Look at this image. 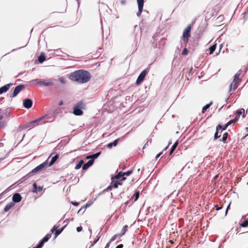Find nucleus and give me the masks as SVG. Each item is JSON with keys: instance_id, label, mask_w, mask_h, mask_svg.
<instances>
[{"instance_id": "1", "label": "nucleus", "mask_w": 248, "mask_h": 248, "mask_svg": "<svg viewBox=\"0 0 248 248\" xmlns=\"http://www.w3.org/2000/svg\"><path fill=\"white\" fill-rule=\"evenodd\" d=\"M69 78L71 80L79 83H85L90 80L91 75L87 70L79 69L71 73L69 76Z\"/></svg>"}, {"instance_id": "2", "label": "nucleus", "mask_w": 248, "mask_h": 248, "mask_svg": "<svg viewBox=\"0 0 248 248\" xmlns=\"http://www.w3.org/2000/svg\"><path fill=\"white\" fill-rule=\"evenodd\" d=\"M54 154V153H52L49 156L48 158L43 162L42 163L40 164L35 168H34L33 169H32L30 172H29L28 174H27L25 176L23 177L22 178L23 181L26 180L28 178H30L31 176H32L34 173L41 171L43 169H44L46 167H48L47 165L48 164V160L49 159L50 157Z\"/></svg>"}, {"instance_id": "3", "label": "nucleus", "mask_w": 248, "mask_h": 248, "mask_svg": "<svg viewBox=\"0 0 248 248\" xmlns=\"http://www.w3.org/2000/svg\"><path fill=\"white\" fill-rule=\"evenodd\" d=\"M191 28L192 25L189 24L184 30L181 41L182 46H186L187 45L189 38L191 36Z\"/></svg>"}, {"instance_id": "4", "label": "nucleus", "mask_w": 248, "mask_h": 248, "mask_svg": "<svg viewBox=\"0 0 248 248\" xmlns=\"http://www.w3.org/2000/svg\"><path fill=\"white\" fill-rule=\"evenodd\" d=\"M191 28L192 25L189 24L184 30L181 41L182 46H186L187 45L189 38L191 36Z\"/></svg>"}, {"instance_id": "5", "label": "nucleus", "mask_w": 248, "mask_h": 248, "mask_svg": "<svg viewBox=\"0 0 248 248\" xmlns=\"http://www.w3.org/2000/svg\"><path fill=\"white\" fill-rule=\"evenodd\" d=\"M85 107V104L80 101L75 104L73 108V113L76 116H81L83 114V109Z\"/></svg>"}, {"instance_id": "6", "label": "nucleus", "mask_w": 248, "mask_h": 248, "mask_svg": "<svg viewBox=\"0 0 248 248\" xmlns=\"http://www.w3.org/2000/svg\"><path fill=\"white\" fill-rule=\"evenodd\" d=\"M46 117V115L41 117L34 120L29 122L26 124H25L20 126V127H21L24 129H27L28 128H33L36 125H38L39 124V123H40L41 121H42L44 118Z\"/></svg>"}, {"instance_id": "7", "label": "nucleus", "mask_w": 248, "mask_h": 248, "mask_svg": "<svg viewBox=\"0 0 248 248\" xmlns=\"http://www.w3.org/2000/svg\"><path fill=\"white\" fill-rule=\"evenodd\" d=\"M25 87L26 85L25 84H22L16 86L15 88L12 93L10 94V97L11 98L16 97L18 95V94L21 92L22 90L25 88Z\"/></svg>"}, {"instance_id": "8", "label": "nucleus", "mask_w": 248, "mask_h": 248, "mask_svg": "<svg viewBox=\"0 0 248 248\" xmlns=\"http://www.w3.org/2000/svg\"><path fill=\"white\" fill-rule=\"evenodd\" d=\"M35 81H36L37 84L39 85H43L46 87H48L49 86H54V88H57V85L55 84L54 82L53 81H47L46 80H42V79H36L34 80Z\"/></svg>"}, {"instance_id": "9", "label": "nucleus", "mask_w": 248, "mask_h": 248, "mask_svg": "<svg viewBox=\"0 0 248 248\" xmlns=\"http://www.w3.org/2000/svg\"><path fill=\"white\" fill-rule=\"evenodd\" d=\"M148 71H149V69H148V68H147L144 69L140 74V75H139V76L136 80V84L137 85L140 84L143 82V81L146 75L148 73Z\"/></svg>"}, {"instance_id": "10", "label": "nucleus", "mask_w": 248, "mask_h": 248, "mask_svg": "<svg viewBox=\"0 0 248 248\" xmlns=\"http://www.w3.org/2000/svg\"><path fill=\"white\" fill-rule=\"evenodd\" d=\"M33 105V101L30 98H26L23 100V107L27 109L31 108Z\"/></svg>"}, {"instance_id": "11", "label": "nucleus", "mask_w": 248, "mask_h": 248, "mask_svg": "<svg viewBox=\"0 0 248 248\" xmlns=\"http://www.w3.org/2000/svg\"><path fill=\"white\" fill-rule=\"evenodd\" d=\"M221 125L220 124H218L216 127V132L214 134L213 140H216L218 138H219L221 136V134L222 131H221Z\"/></svg>"}, {"instance_id": "12", "label": "nucleus", "mask_w": 248, "mask_h": 248, "mask_svg": "<svg viewBox=\"0 0 248 248\" xmlns=\"http://www.w3.org/2000/svg\"><path fill=\"white\" fill-rule=\"evenodd\" d=\"M13 85V83H9L0 87V94L7 92Z\"/></svg>"}, {"instance_id": "13", "label": "nucleus", "mask_w": 248, "mask_h": 248, "mask_svg": "<svg viewBox=\"0 0 248 248\" xmlns=\"http://www.w3.org/2000/svg\"><path fill=\"white\" fill-rule=\"evenodd\" d=\"M22 196L18 193H15L12 197L13 202L18 203L19 202L22 200Z\"/></svg>"}, {"instance_id": "14", "label": "nucleus", "mask_w": 248, "mask_h": 248, "mask_svg": "<svg viewBox=\"0 0 248 248\" xmlns=\"http://www.w3.org/2000/svg\"><path fill=\"white\" fill-rule=\"evenodd\" d=\"M111 185H112L113 187L116 188L118 187L119 185H122L123 183L120 180H115L113 178V176L111 177Z\"/></svg>"}, {"instance_id": "15", "label": "nucleus", "mask_w": 248, "mask_h": 248, "mask_svg": "<svg viewBox=\"0 0 248 248\" xmlns=\"http://www.w3.org/2000/svg\"><path fill=\"white\" fill-rule=\"evenodd\" d=\"M59 157V155L58 154H56L53 156L49 162L48 161V164L47 165V167H50L53 165L56 162Z\"/></svg>"}, {"instance_id": "16", "label": "nucleus", "mask_w": 248, "mask_h": 248, "mask_svg": "<svg viewBox=\"0 0 248 248\" xmlns=\"http://www.w3.org/2000/svg\"><path fill=\"white\" fill-rule=\"evenodd\" d=\"M93 160H89L87 162L83 164L82 169L83 170H86L93 165Z\"/></svg>"}, {"instance_id": "17", "label": "nucleus", "mask_w": 248, "mask_h": 248, "mask_svg": "<svg viewBox=\"0 0 248 248\" xmlns=\"http://www.w3.org/2000/svg\"><path fill=\"white\" fill-rule=\"evenodd\" d=\"M119 141V139L118 138V139L115 140L113 142L108 143L106 146L108 148L111 149L113 147L116 146L118 145Z\"/></svg>"}, {"instance_id": "18", "label": "nucleus", "mask_w": 248, "mask_h": 248, "mask_svg": "<svg viewBox=\"0 0 248 248\" xmlns=\"http://www.w3.org/2000/svg\"><path fill=\"white\" fill-rule=\"evenodd\" d=\"M37 60L39 63H42L46 61V55L44 52H41L37 58Z\"/></svg>"}, {"instance_id": "19", "label": "nucleus", "mask_w": 248, "mask_h": 248, "mask_svg": "<svg viewBox=\"0 0 248 248\" xmlns=\"http://www.w3.org/2000/svg\"><path fill=\"white\" fill-rule=\"evenodd\" d=\"M67 225V223H66L64 226H63L62 228L58 229H57V230H56L55 232H54V237L56 238L59 235H60L63 231V230L66 227Z\"/></svg>"}, {"instance_id": "20", "label": "nucleus", "mask_w": 248, "mask_h": 248, "mask_svg": "<svg viewBox=\"0 0 248 248\" xmlns=\"http://www.w3.org/2000/svg\"><path fill=\"white\" fill-rule=\"evenodd\" d=\"M239 86V84L237 82H232L230 85V89L229 92H231L232 90L233 91L235 90Z\"/></svg>"}, {"instance_id": "21", "label": "nucleus", "mask_w": 248, "mask_h": 248, "mask_svg": "<svg viewBox=\"0 0 248 248\" xmlns=\"http://www.w3.org/2000/svg\"><path fill=\"white\" fill-rule=\"evenodd\" d=\"M242 71L239 70L233 76V82H237V81H241V79H239V76L241 74Z\"/></svg>"}, {"instance_id": "22", "label": "nucleus", "mask_w": 248, "mask_h": 248, "mask_svg": "<svg viewBox=\"0 0 248 248\" xmlns=\"http://www.w3.org/2000/svg\"><path fill=\"white\" fill-rule=\"evenodd\" d=\"M229 135V133L228 132H225L223 134L222 138L221 139H220L219 140V141H222V142H223L224 143H227L228 142L227 139L228 138Z\"/></svg>"}, {"instance_id": "23", "label": "nucleus", "mask_w": 248, "mask_h": 248, "mask_svg": "<svg viewBox=\"0 0 248 248\" xmlns=\"http://www.w3.org/2000/svg\"><path fill=\"white\" fill-rule=\"evenodd\" d=\"M15 205V203L13 202H10V203L6 204V205L4 208V211L5 212H7L9 211Z\"/></svg>"}, {"instance_id": "24", "label": "nucleus", "mask_w": 248, "mask_h": 248, "mask_svg": "<svg viewBox=\"0 0 248 248\" xmlns=\"http://www.w3.org/2000/svg\"><path fill=\"white\" fill-rule=\"evenodd\" d=\"M178 143H179L178 141L177 140L172 145V146H171V147L170 150V152H169L170 155L173 153V152L175 150L176 147H177V146L178 145Z\"/></svg>"}, {"instance_id": "25", "label": "nucleus", "mask_w": 248, "mask_h": 248, "mask_svg": "<svg viewBox=\"0 0 248 248\" xmlns=\"http://www.w3.org/2000/svg\"><path fill=\"white\" fill-rule=\"evenodd\" d=\"M101 153V152H98L90 155V156L91 157V160H93V163L94 162L95 159L98 157V156L100 155Z\"/></svg>"}, {"instance_id": "26", "label": "nucleus", "mask_w": 248, "mask_h": 248, "mask_svg": "<svg viewBox=\"0 0 248 248\" xmlns=\"http://www.w3.org/2000/svg\"><path fill=\"white\" fill-rule=\"evenodd\" d=\"M205 29L204 26L203 25H201L199 26L198 30H197V33L199 35H201L202 34L203 32L204 31Z\"/></svg>"}, {"instance_id": "27", "label": "nucleus", "mask_w": 248, "mask_h": 248, "mask_svg": "<svg viewBox=\"0 0 248 248\" xmlns=\"http://www.w3.org/2000/svg\"><path fill=\"white\" fill-rule=\"evenodd\" d=\"M140 194V191H136V192L132 196L131 199L134 200V202L136 201L139 199Z\"/></svg>"}, {"instance_id": "28", "label": "nucleus", "mask_w": 248, "mask_h": 248, "mask_svg": "<svg viewBox=\"0 0 248 248\" xmlns=\"http://www.w3.org/2000/svg\"><path fill=\"white\" fill-rule=\"evenodd\" d=\"M233 124L232 120H230L228 122H227L224 126L221 125V131H223L225 130H226L228 126H229L230 124Z\"/></svg>"}, {"instance_id": "29", "label": "nucleus", "mask_w": 248, "mask_h": 248, "mask_svg": "<svg viewBox=\"0 0 248 248\" xmlns=\"http://www.w3.org/2000/svg\"><path fill=\"white\" fill-rule=\"evenodd\" d=\"M102 229H103V228H101L100 230V231H99L97 236H96V237L95 239V240H94V241L91 244V245L90 246L89 248H90L91 247H93L99 240V239L100 238V236L99 235V234H100V233L102 231Z\"/></svg>"}, {"instance_id": "30", "label": "nucleus", "mask_w": 248, "mask_h": 248, "mask_svg": "<svg viewBox=\"0 0 248 248\" xmlns=\"http://www.w3.org/2000/svg\"><path fill=\"white\" fill-rule=\"evenodd\" d=\"M213 102L211 101L209 103L206 104L202 107V112L204 113L205 111L209 108V107L212 105Z\"/></svg>"}, {"instance_id": "31", "label": "nucleus", "mask_w": 248, "mask_h": 248, "mask_svg": "<svg viewBox=\"0 0 248 248\" xmlns=\"http://www.w3.org/2000/svg\"><path fill=\"white\" fill-rule=\"evenodd\" d=\"M217 47V44H214L210 46L209 48V54H212L214 53V52L215 51Z\"/></svg>"}, {"instance_id": "32", "label": "nucleus", "mask_w": 248, "mask_h": 248, "mask_svg": "<svg viewBox=\"0 0 248 248\" xmlns=\"http://www.w3.org/2000/svg\"><path fill=\"white\" fill-rule=\"evenodd\" d=\"M243 15V24L247 21L248 18V9L245 12L242 14Z\"/></svg>"}, {"instance_id": "33", "label": "nucleus", "mask_w": 248, "mask_h": 248, "mask_svg": "<svg viewBox=\"0 0 248 248\" xmlns=\"http://www.w3.org/2000/svg\"><path fill=\"white\" fill-rule=\"evenodd\" d=\"M11 108H7L4 110V114L3 115L4 117H8L10 115Z\"/></svg>"}, {"instance_id": "34", "label": "nucleus", "mask_w": 248, "mask_h": 248, "mask_svg": "<svg viewBox=\"0 0 248 248\" xmlns=\"http://www.w3.org/2000/svg\"><path fill=\"white\" fill-rule=\"evenodd\" d=\"M84 163V160H80L78 163L76 165L75 169L76 170H78L83 165Z\"/></svg>"}, {"instance_id": "35", "label": "nucleus", "mask_w": 248, "mask_h": 248, "mask_svg": "<svg viewBox=\"0 0 248 248\" xmlns=\"http://www.w3.org/2000/svg\"><path fill=\"white\" fill-rule=\"evenodd\" d=\"M123 175H124L123 172L120 171L114 177L113 176V178L115 179V180H120Z\"/></svg>"}, {"instance_id": "36", "label": "nucleus", "mask_w": 248, "mask_h": 248, "mask_svg": "<svg viewBox=\"0 0 248 248\" xmlns=\"http://www.w3.org/2000/svg\"><path fill=\"white\" fill-rule=\"evenodd\" d=\"M128 228V227L127 225H124L123 227L121 233H119V235L122 236V235H124L125 234V233L127 231Z\"/></svg>"}, {"instance_id": "37", "label": "nucleus", "mask_w": 248, "mask_h": 248, "mask_svg": "<svg viewBox=\"0 0 248 248\" xmlns=\"http://www.w3.org/2000/svg\"><path fill=\"white\" fill-rule=\"evenodd\" d=\"M51 237V234L50 233H47L46 234L42 239V240L45 242H46L48 241V240Z\"/></svg>"}, {"instance_id": "38", "label": "nucleus", "mask_w": 248, "mask_h": 248, "mask_svg": "<svg viewBox=\"0 0 248 248\" xmlns=\"http://www.w3.org/2000/svg\"><path fill=\"white\" fill-rule=\"evenodd\" d=\"M240 226L243 228L248 227V219H246L243 222L240 223Z\"/></svg>"}, {"instance_id": "39", "label": "nucleus", "mask_w": 248, "mask_h": 248, "mask_svg": "<svg viewBox=\"0 0 248 248\" xmlns=\"http://www.w3.org/2000/svg\"><path fill=\"white\" fill-rule=\"evenodd\" d=\"M112 187H113L112 185L110 184V186H108L106 189H104L103 191L100 192L98 195H100L101 194H102L103 192H104L105 191H108L109 190H111L112 189Z\"/></svg>"}, {"instance_id": "40", "label": "nucleus", "mask_w": 248, "mask_h": 248, "mask_svg": "<svg viewBox=\"0 0 248 248\" xmlns=\"http://www.w3.org/2000/svg\"><path fill=\"white\" fill-rule=\"evenodd\" d=\"M244 112L245 109L244 108H239L236 110V114L238 116L240 117V115H242L243 113H244Z\"/></svg>"}, {"instance_id": "41", "label": "nucleus", "mask_w": 248, "mask_h": 248, "mask_svg": "<svg viewBox=\"0 0 248 248\" xmlns=\"http://www.w3.org/2000/svg\"><path fill=\"white\" fill-rule=\"evenodd\" d=\"M138 7H143L144 0H137Z\"/></svg>"}, {"instance_id": "42", "label": "nucleus", "mask_w": 248, "mask_h": 248, "mask_svg": "<svg viewBox=\"0 0 248 248\" xmlns=\"http://www.w3.org/2000/svg\"><path fill=\"white\" fill-rule=\"evenodd\" d=\"M138 7V11L137 13V16L139 17L141 16L142 12L143 11V7Z\"/></svg>"}, {"instance_id": "43", "label": "nucleus", "mask_w": 248, "mask_h": 248, "mask_svg": "<svg viewBox=\"0 0 248 248\" xmlns=\"http://www.w3.org/2000/svg\"><path fill=\"white\" fill-rule=\"evenodd\" d=\"M32 187H33V189H32V192L33 193H36L37 192V185L35 182L33 183Z\"/></svg>"}, {"instance_id": "44", "label": "nucleus", "mask_w": 248, "mask_h": 248, "mask_svg": "<svg viewBox=\"0 0 248 248\" xmlns=\"http://www.w3.org/2000/svg\"><path fill=\"white\" fill-rule=\"evenodd\" d=\"M184 47V49L182 52V55L183 56L187 55L188 54L189 51L186 48V46H183Z\"/></svg>"}, {"instance_id": "45", "label": "nucleus", "mask_w": 248, "mask_h": 248, "mask_svg": "<svg viewBox=\"0 0 248 248\" xmlns=\"http://www.w3.org/2000/svg\"><path fill=\"white\" fill-rule=\"evenodd\" d=\"M124 175H126L127 176H128L130 175L133 173V170H128L125 172H123Z\"/></svg>"}, {"instance_id": "46", "label": "nucleus", "mask_w": 248, "mask_h": 248, "mask_svg": "<svg viewBox=\"0 0 248 248\" xmlns=\"http://www.w3.org/2000/svg\"><path fill=\"white\" fill-rule=\"evenodd\" d=\"M121 236L119 235V234H116L111 237V238L110 239L109 241L110 242H112L114 241V240H115L118 237H121Z\"/></svg>"}, {"instance_id": "47", "label": "nucleus", "mask_w": 248, "mask_h": 248, "mask_svg": "<svg viewBox=\"0 0 248 248\" xmlns=\"http://www.w3.org/2000/svg\"><path fill=\"white\" fill-rule=\"evenodd\" d=\"M58 80L62 84H65L66 83L65 78L63 77L60 78L58 79Z\"/></svg>"}, {"instance_id": "48", "label": "nucleus", "mask_w": 248, "mask_h": 248, "mask_svg": "<svg viewBox=\"0 0 248 248\" xmlns=\"http://www.w3.org/2000/svg\"><path fill=\"white\" fill-rule=\"evenodd\" d=\"M45 244V242L41 239L39 243L37 244V246H39L40 248H42L44 245Z\"/></svg>"}, {"instance_id": "49", "label": "nucleus", "mask_w": 248, "mask_h": 248, "mask_svg": "<svg viewBox=\"0 0 248 248\" xmlns=\"http://www.w3.org/2000/svg\"><path fill=\"white\" fill-rule=\"evenodd\" d=\"M93 203V201L92 200L89 201L85 205L86 208H87L88 207H90Z\"/></svg>"}, {"instance_id": "50", "label": "nucleus", "mask_w": 248, "mask_h": 248, "mask_svg": "<svg viewBox=\"0 0 248 248\" xmlns=\"http://www.w3.org/2000/svg\"><path fill=\"white\" fill-rule=\"evenodd\" d=\"M60 226V224H59L58 226L54 225L52 227V228L51 229V232L53 233L54 231L55 232L56 230H57V229L58 228V227H59Z\"/></svg>"}, {"instance_id": "51", "label": "nucleus", "mask_w": 248, "mask_h": 248, "mask_svg": "<svg viewBox=\"0 0 248 248\" xmlns=\"http://www.w3.org/2000/svg\"><path fill=\"white\" fill-rule=\"evenodd\" d=\"M86 207L85 205L82 206L80 209L78 211V213H79L80 212L82 211V213H84L85 211L86 210Z\"/></svg>"}, {"instance_id": "52", "label": "nucleus", "mask_w": 248, "mask_h": 248, "mask_svg": "<svg viewBox=\"0 0 248 248\" xmlns=\"http://www.w3.org/2000/svg\"><path fill=\"white\" fill-rule=\"evenodd\" d=\"M6 126V124L5 122L2 121L0 122V128H3Z\"/></svg>"}, {"instance_id": "53", "label": "nucleus", "mask_w": 248, "mask_h": 248, "mask_svg": "<svg viewBox=\"0 0 248 248\" xmlns=\"http://www.w3.org/2000/svg\"><path fill=\"white\" fill-rule=\"evenodd\" d=\"M239 117H240L239 116H238L237 115V114H235V118H234V119H232V120H232V121H233V123H235V122H236L238 120V119L239 118Z\"/></svg>"}, {"instance_id": "54", "label": "nucleus", "mask_w": 248, "mask_h": 248, "mask_svg": "<svg viewBox=\"0 0 248 248\" xmlns=\"http://www.w3.org/2000/svg\"><path fill=\"white\" fill-rule=\"evenodd\" d=\"M239 117H240L239 116H238L237 115V114H235V118H234V119H232V120H232V121H233V123H235V122H236L238 120V119L239 118Z\"/></svg>"}, {"instance_id": "55", "label": "nucleus", "mask_w": 248, "mask_h": 248, "mask_svg": "<svg viewBox=\"0 0 248 248\" xmlns=\"http://www.w3.org/2000/svg\"><path fill=\"white\" fill-rule=\"evenodd\" d=\"M27 45V44H26L25 46H21V47H19L18 48H15V49H13L12 50V52H13V51H16V50H18V49H21L22 48H23L24 47H25Z\"/></svg>"}, {"instance_id": "56", "label": "nucleus", "mask_w": 248, "mask_h": 248, "mask_svg": "<svg viewBox=\"0 0 248 248\" xmlns=\"http://www.w3.org/2000/svg\"><path fill=\"white\" fill-rule=\"evenodd\" d=\"M76 230L78 232H80L82 231V227L81 226H78Z\"/></svg>"}, {"instance_id": "57", "label": "nucleus", "mask_w": 248, "mask_h": 248, "mask_svg": "<svg viewBox=\"0 0 248 248\" xmlns=\"http://www.w3.org/2000/svg\"><path fill=\"white\" fill-rule=\"evenodd\" d=\"M215 207L216 210H217V211L220 210L222 208L221 206H219L218 205H217V204L215 205Z\"/></svg>"}, {"instance_id": "58", "label": "nucleus", "mask_w": 248, "mask_h": 248, "mask_svg": "<svg viewBox=\"0 0 248 248\" xmlns=\"http://www.w3.org/2000/svg\"><path fill=\"white\" fill-rule=\"evenodd\" d=\"M230 204L231 203H230L227 207L226 209V211H225V216L227 215V213H228V210L229 209H230Z\"/></svg>"}, {"instance_id": "59", "label": "nucleus", "mask_w": 248, "mask_h": 248, "mask_svg": "<svg viewBox=\"0 0 248 248\" xmlns=\"http://www.w3.org/2000/svg\"><path fill=\"white\" fill-rule=\"evenodd\" d=\"M43 186H37V191H41L43 190Z\"/></svg>"}, {"instance_id": "60", "label": "nucleus", "mask_w": 248, "mask_h": 248, "mask_svg": "<svg viewBox=\"0 0 248 248\" xmlns=\"http://www.w3.org/2000/svg\"><path fill=\"white\" fill-rule=\"evenodd\" d=\"M126 0H121L120 1V3L121 4L123 5H124L126 4Z\"/></svg>"}, {"instance_id": "61", "label": "nucleus", "mask_w": 248, "mask_h": 248, "mask_svg": "<svg viewBox=\"0 0 248 248\" xmlns=\"http://www.w3.org/2000/svg\"><path fill=\"white\" fill-rule=\"evenodd\" d=\"M162 154V152H160V153H159L158 154H157V155H156L155 156V159L156 160H157L158 159V158L159 157V156Z\"/></svg>"}, {"instance_id": "62", "label": "nucleus", "mask_w": 248, "mask_h": 248, "mask_svg": "<svg viewBox=\"0 0 248 248\" xmlns=\"http://www.w3.org/2000/svg\"><path fill=\"white\" fill-rule=\"evenodd\" d=\"M72 204L73 205L76 206H78V204H79L78 202H72Z\"/></svg>"}, {"instance_id": "63", "label": "nucleus", "mask_w": 248, "mask_h": 248, "mask_svg": "<svg viewBox=\"0 0 248 248\" xmlns=\"http://www.w3.org/2000/svg\"><path fill=\"white\" fill-rule=\"evenodd\" d=\"M124 247V245L123 244H119L118 246H116L115 248H123Z\"/></svg>"}, {"instance_id": "64", "label": "nucleus", "mask_w": 248, "mask_h": 248, "mask_svg": "<svg viewBox=\"0 0 248 248\" xmlns=\"http://www.w3.org/2000/svg\"><path fill=\"white\" fill-rule=\"evenodd\" d=\"M111 243V242L110 241H109L106 245L105 248H109V246H110V244Z\"/></svg>"}]
</instances>
